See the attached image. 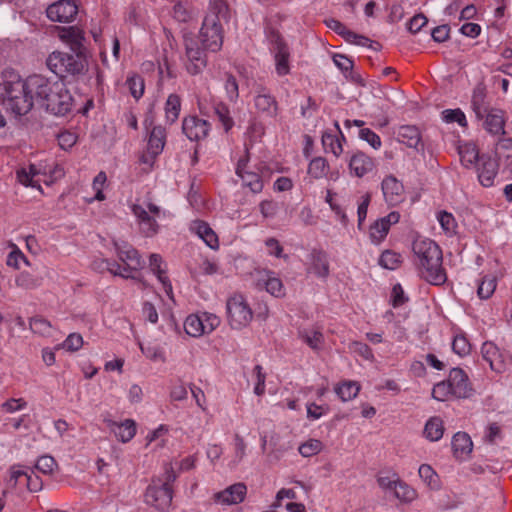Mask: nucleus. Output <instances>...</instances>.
<instances>
[{"instance_id": "1", "label": "nucleus", "mask_w": 512, "mask_h": 512, "mask_svg": "<svg viewBox=\"0 0 512 512\" xmlns=\"http://www.w3.org/2000/svg\"><path fill=\"white\" fill-rule=\"evenodd\" d=\"M40 75H32L23 79L13 69H5L1 74L0 101L7 111L16 116L28 114L34 105L36 90L33 83Z\"/></svg>"}, {"instance_id": "2", "label": "nucleus", "mask_w": 512, "mask_h": 512, "mask_svg": "<svg viewBox=\"0 0 512 512\" xmlns=\"http://www.w3.org/2000/svg\"><path fill=\"white\" fill-rule=\"evenodd\" d=\"M412 250L420 276L432 285L444 284L447 275L442 267L440 247L430 239H416Z\"/></svg>"}, {"instance_id": "3", "label": "nucleus", "mask_w": 512, "mask_h": 512, "mask_svg": "<svg viewBox=\"0 0 512 512\" xmlns=\"http://www.w3.org/2000/svg\"><path fill=\"white\" fill-rule=\"evenodd\" d=\"M36 81L32 88L36 90V98L48 112L64 116L71 111L73 97L64 82L51 81L41 75Z\"/></svg>"}, {"instance_id": "4", "label": "nucleus", "mask_w": 512, "mask_h": 512, "mask_svg": "<svg viewBox=\"0 0 512 512\" xmlns=\"http://www.w3.org/2000/svg\"><path fill=\"white\" fill-rule=\"evenodd\" d=\"M46 64L51 72L64 78L83 74L87 67V59L86 54L54 51L48 56Z\"/></svg>"}, {"instance_id": "5", "label": "nucleus", "mask_w": 512, "mask_h": 512, "mask_svg": "<svg viewBox=\"0 0 512 512\" xmlns=\"http://www.w3.org/2000/svg\"><path fill=\"white\" fill-rule=\"evenodd\" d=\"M116 254L123 265L119 264L118 276L125 279L141 280L139 271L143 268L144 262L138 251L126 242L114 243Z\"/></svg>"}, {"instance_id": "6", "label": "nucleus", "mask_w": 512, "mask_h": 512, "mask_svg": "<svg viewBox=\"0 0 512 512\" xmlns=\"http://www.w3.org/2000/svg\"><path fill=\"white\" fill-rule=\"evenodd\" d=\"M131 212L135 216L140 232L145 237L155 236L160 229L157 220L165 213L154 203H147L146 208L140 204H132Z\"/></svg>"}, {"instance_id": "7", "label": "nucleus", "mask_w": 512, "mask_h": 512, "mask_svg": "<svg viewBox=\"0 0 512 512\" xmlns=\"http://www.w3.org/2000/svg\"><path fill=\"white\" fill-rule=\"evenodd\" d=\"M227 320L232 329L241 330L253 319V311L242 294H234L226 302Z\"/></svg>"}, {"instance_id": "8", "label": "nucleus", "mask_w": 512, "mask_h": 512, "mask_svg": "<svg viewBox=\"0 0 512 512\" xmlns=\"http://www.w3.org/2000/svg\"><path fill=\"white\" fill-rule=\"evenodd\" d=\"M199 38L204 49L217 52L223 45V30L217 15H207L200 29Z\"/></svg>"}, {"instance_id": "9", "label": "nucleus", "mask_w": 512, "mask_h": 512, "mask_svg": "<svg viewBox=\"0 0 512 512\" xmlns=\"http://www.w3.org/2000/svg\"><path fill=\"white\" fill-rule=\"evenodd\" d=\"M173 491L168 483H161V480H152L145 492V503L156 510L166 512L172 503Z\"/></svg>"}, {"instance_id": "10", "label": "nucleus", "mask_w": 512, "mask_h": 512, "mask_svg": "<svg viewBox=\"0 0 512 512\" xmlns=\"http://www.w3.org/2000/svg\"><path fill=\"white\" fill-rule=\"evenodd\" d=\"M185 55L187 58L186 69L189 74L197 75L206 67L207 58L199 43L193 37H184Z\"/></svg>"}, {"instance_id": "11", "label": "nucleus", "mask_w": 512, "mask_h": 512, "mask_svg": "<svg viewBox=\"0 0 512 512\" xmlns=\"http://www.w3.org/2000/svg\"><path fill=\"white\" fill-rule=\"evenodd\" d=\"M78 14V5L74 0H58L46 8L47 18L52 22L70 23Z\"/></svg>"}, {"instance_id": "12", "label": "nucleus", "mask_w": 512, "mask_h": 512, "mask_svg": "<svg viewBox=\"0 0 512 512\" xmlns=\"http://www.w3.org/2000/svg\"><path fill=\"white\" fill-rule=\"evenodd\" d=\"M211 125L208 121L195 115L186 116L182 120V132L190 141L205 139L210 131Z\"/></svg>"}, {"instance_id": "13", "label": "nucleus", "mask_w": 512, "mask_h": 512, "mask_svg": "<svg viewBox=\"0 0 512 512\" xmlns=\"http://www.w3.org/2000/svg\"><path fill=\"white\" fill-rule=\"evenodd\" d=\"M470 106L475 114L476 120L484 119L486 112L492 108L488 100V89L484 82H478L474 86Z\"/></svg>"}, {"instance_id": "14", "label": "nucleus", "mask_w": 512, "mask_h": 512, "mask_svg": "<svg viewBox=\"0 0 512 512\" xmlns=\"http://www.w3.org/2000/svg\"><path fill=\"white\" fill-rule=\"evenodd\" d=\"M248 155L238 160L236 174L241 178L243 185L248 187L253 193H260L263 189V180L261 176L247 169Z\"/></svg>"}, {"instance_id": "15", "label": "nucleus", "mask_w": 512, "mask_h": 512, "mask_svg": "<svg viewBox=\"0 0 512 512\" xmlns=\"http://www.w3.org/2000/svg\"><path fill=\"white\" fill-rule=\"evenodd\" d=\"M307 273L313 274L320 279L328 278L330 265L326 252L323 250H312L308 257Z\"/></svg>"}, {"instance_id": "16", "label": "nucleus", "mask_w": 512, "mask_h": 512, "mask_svg": "<svg viewBox=\"0 0 512 512\" xmlns=\"http://www.w3.org/2000/svg\"><path fill=\"white\" fill-rule=\"evenodd\" d=\"M59 38L69 46L73 53L85 54V36L80 28L76 26L63 27L59 31Z\"/></svg>"}, {"instance_id": "17", "label": "nucleus", "mask_w": 512, "mask_h": 512, "mask_svg": "<svg viewBox=\"0 0 512 512\" xmlns=\"http://www.w3.org/2000/svg\"><path fill=\"white\" fill-rule=\"evenodd\" d=\"M400 214L396 211L390 212L385 217L376 220L370 227V238L375 244L380 243L387 236L392 224L398 223Z\"/></svg>"}, {"instance_id": "18", "label": "nucleus", "mask_w": 512, "mask_h": 512, "mask_svg": "<svg viewBox=\"0 0 512 512\" xmlns=\"http://www.w3.org/2000/svg\"><path fill=\"white\" fill-rule=\"evenodd\" d=\"M254 107L263 117L275 118L278 115V103L275 97L264 88L255 95Z\"/></svg>"}, {"instance_id": "19", "label": "nucleus", "mask_w": 512, "mask_h": 512, "mask_svg": "<svg viewBox=\"0 0 512 512\" xmlns=\"http://www.w3.org/2000/svg\"><path fill=\"white\" fill-rule=\"evenodd\" d=\"M381 187L384 199L389 205L395 206L403 201L404 186L396 177L392 175L385 177Z\"/></svg>"}, {"instance_id": "20", "label": "nucleus", "mask_w": 512, "mask_h": 512, "mask_svg": "<svg viewBox=\"0 0 512 512\" xmlns=\"http://www.w3.org/2000/svg\"><path fill=\"white\" fill-rule=\"evenodd\" d=\"M498 162L490 156L482 155L478 163L477 173L480 184L484 187H491L498 174Z\"/></svg>"}, {"instance_id": "21", "label": "nucleus", "mask_w": 512, "mask_h": 512, "mask_svg": "<svg viewBox=\"0 0 512 512\" xmlns=\"http://www.w3.org/2000/svg\"><path fill=\"white\" fill-rule=\"evenodd\" d=\"M483 128L492 135H502L505 133V112L499 108H491L480 120Z\"/></svg>"}, {"instance_id": "22", "label": "nucleus", "mask_w": 512, "mask_h": 512, "mask_svg": "<svg viewBox=\"0 0 512 512\" xmlns=\"http://www.w3.org/2000/svg\"><path fill=\"white\" fill-rule=\"evenodd\" d=\"M453 388V396L456 398H467L472 393L469 379L466 373L460 368H453L447 379Z\"/></svg>"}, {"instance_id": "23", "label": "nucleus", "mask_w": 512, "mask_h": 512, "mask_svg": "<svg viewBox=\"0 0 512 512\" xmlns=\"http://www.w3.org/2000/svg\"><path fill=\"white\" fill-rule=\"evenodd\" d=\"M274 59H275V69L276 73L279 76H285L290 72V52L287 44L280 36H276L274 41Z\"/></svg>"}, {"instance_id": "24", "label": "nucleus", "mask_w": 512, "mask_h": 512, "mask_svg": "<svg viewBox=\"0 0 512 512\" xmlns=\"http://www.w3.org/2000/svg\"><path fill=\"white\" fill-rule=\"evenodd\" d=\"M247 493V487L243 483H236L225 490L218 492L214 495V499L217 503L224 505H234L241 503Z\"/></svg>"}, {"instance_id": "25", "label": "nucleus", "mask_w": 512, "mask_h": 512, "mask_svg": "<svg viewBox=\"0 0 512 512\" xmlns=\"http://www.w3.org/2000/svg\"><path fill=\"white\" fill-rule=\"evenodd\" d=\"M104 422L115 437L123 443L129 442L136 434V423L132 419H126L123 422L104 419Z\"/></svg>"}, {"instance_id": "26", "label": "nucleus", "mask_w": 512, "mask_h": 512, "mask_svg": "<svg viewBox=\"0 0 512 512\" xmlns=\"http://www.w3.org/2000/svg\"><path fill=\"white\" fill-rule=\"evenodd\" d=\"M481 354L483 359L489 363V366L493 371L501 373L505 370L506 365L503 355L493 342H484L481 347Z\"/></svg>"}, {"instance_id": "27", "label": "nucleus", "mask_w": 512, "mask_h": 512, "mask_svg": "<svg viewBox=\"0 0 512 512\" xmlns=\"http://www.w3.org/2000/svg\"><path fill=\"white\" fill-rule=\"evenodd\" d=\"M308 175L315 180L330 177V179L336 180L338 178L337 173H330V165L328 161L321 156L314 157L308 164L307 169Z\"/></svg>"}, {"instance_id": "28", "label": "nucleus", "mask_w": 512, "mask_h": 512, "mask_svg": "<svg viewBox=\"0 0 512 512\" xmlns=\"http://www.w3.org/2000/svg\"><path fill=\"white\" fill-rule=\"evenodd\" d=\"M372 158L363 152L355 153L349 161V169L355 176L361 178L374 169Z\"/></svg>"}, {"instance_id": "29", "label": "nucleus", "mask_w": 512, "mask_h": 512, "mask_svg": "<svg viewBox=\"0 0 512 512\" xmlns=\"http://www.w3.org/2000/svg\"><path fill=\"white\" fill-rule=\"evenodd\" d=\"M163 259L159 254L153 253L149 257L150 270L157 276L159 282L163 285L165 293L172 298V285L166 270L162 268Z\"/></svg>"}, {"instance_id": "30", "label": "nucleus", "mask_w": 512, "mask_h": 512, "mask_svg": "<svg viewBox=\"0 0 512 512\" xmlns=\"http://www.w3.org/2000/svg\"><path fill=\"white\" fill-rule=\"evenodd\" d=\"M166 143V130L162 126H154L150 132L147 144L148 153L155 158L162 153Z\"/></svg>"}, {"instance_id": "31", "label": "nucleus", "mask_w": 512, "mask_h": 512, "mask_svg": "<svg viewBox=\"0 0 512 512\" xmlns=\"http://www.w3.org/2000/svg\"><path fill=\"white\" fill-rule=\"evenodd\" d=\"M298 337L312 350L318 351L324 344V335L318 327L300 328Z\"/></svg>"}, {"instance_id": "32", "label": "nucleus", "mask_w": 512, "mask_h": 512, "mask_svg": "<svg viewBox=\"0 0 512 512\" xmlns=\"http://www.w3.org/2000/svg\"><path fill=\"white\" fill-rule=\"evenodd\" d=\"M398 137L403 144L410 148H414L417 151L423 149L420 132L415 126L405 125L400 127Z\"/></svg>"}, {"instance_id": "33", "label": "nucleus", "mask_w": 512, "mask_h": 512, "mask_svg": "<svg viewBox=\"0 0 512 512\" xmlns=\"http://www.w3.org/2000/svg\"><path fill=\"white\" fill-rule=\"evenodd\" d=\"M452 450L456 458L468 456L473 448L470 436L465 432H457L452 438Z\"/></svg>"}, {"instance_id": "34", "label": "nucleus", "mask_w": 512, "mask_h": 512, "mask_svg": "<svg viewBox=\"0 0 512 512\" xmlns=\"http://www.w3.org/2000/svg\"><path fill=\"white\" fill-rule=\"evenodd\" d=\"M165 120L169 124H174L180 115L181 97L178 94H170L165 102Z\"/></svg>"}, {"instance_id": "35", "label": "nucleus", "mask_w": 512, "mask_h": 512, "mask_svg": "<svg viewBox=\"0 0 512 512\" xmlns=\"http://www.w3.org/2000/svg\"><path fill=\"white\" fill-rule=\"evenodd\" d=\"M498 161L505 169L512 171V138L501 139L496 146Z\"/></svg>"}, {"instance_id": "36", "label": "nucleus", "mask_w": 512, "mask_h": 512, "mask_svg": "<svg viewBox=\"0 0 512 512\" xmlns=\"http://www.w3.org/2000/svg\"><path fill=\"white\" fill-rule=\"evenodd\" d=\"M458 152L461 163L467 168L472 167L476 162H480L481 156H479L477 147L473 143H464L460 145Z\"/></svg>"}, {"instance_id": "37", "label": "nucleus", "mask_w": 512, "mask_h": 512, "mask_svg": "<svg viewBox=\"0 0 512 512\" xmlns=\"http://www.w3.org/2000/svg\"><path fill=\"white\" fill-rule=\"evenodd\" d=\"M193 229L196 231L198 236L207 244V246H209L212 249H216L218 247V237L207 223L203 221H196L194 222Z\"/></svg>"}, {"instance_id": "38", "label": "nucleus", "mask_w": 512, "mask_h": 512, "mask_svg": "<svg viewBox=\"0 0 512 512\" xmlns=\"http://www.w3.org/2000/svg\"><path fill=\"white\" fill-rule=\"evenodd\" d=\"M444 433V424L440 417H431L425 424L424 435L430 441H438Z\"/></svg>"}, {"instance_id": "39", "label": "nucleus", "mask_w": 512, "mask_h": 512, "mask_svg": "<svg viewBox=\"0 0 512 512\" xmlns=\"http://www.w3.org/2000/svg\"><path fill=\"white\" fill-rule=\"evenodd\" d=\"M334 391L343 402H347L358 395L360 385L356 381H344L337 385Z\"/></svg>"}, {"instance_id": "40", "label": "nucleus", "mask_w": 512, "mask_h": 512, "mask_svg": "<svg viewBox=\"0 0 512 512\" xmlns=\"http://www.w3.org/2000/svg\"><path fill=\"white\" fill-rule=\"evenodd\" d=\"M393 494L395 498L404 503H410L417 497L415 489L401 479L397 482Z\"/></svg>"}, {"instance_id": "41", "label": "nucleus", "mask_w": 512, "mask_h": 512, "mask_svg": "<svg viewBox=\"0 0 512 512\" xmlns=\"http://www.w3.org/2000/svg\"><path fill=\"white\" fill-rule=\"evenodd\" d=\"M185 332L192 337H200L204 333V325L200 315L191 314L184 321Z\"/></svg>"}, {"instance_id": "42", "label": "nucleus", "mask_w": 512, "mask_h": 512, "mask_svg": "<svg viewBox=\"0 0 512 512\" xmlns=\"http://www.w3.org/2000/svg\"><path fill=\"white\" fill-rule=\"evenodd\" d=\"M126 85L130 91V94L136 100H139L145 90L144 79L139 74H132L126 79Z\"/></svg>"}, {"instance_id": "43", "label": "nucleus", "mask_w": 512, "mask_h": 512, "mask_svg": "<svg viewBox=\"0 0 512 512\" xmlns=\"http://www.w3.org/2000/svg\"><path fill=\"white\" fill-rule=\"evenodd\" d=\"M322 144L325 152H330L335 157H339L343 152L341 140L336 135L324 133L322 135Z\"/></svg>"}, {"instance_id": "44", "label": "nucleus", "mask_w": 512, "mask_h": 512, "mask_svg": "<svg viewBox=\"0 0 512 512\" xmlns=\"http://www.w3.org/2000/svg\"><path fill=\"white\" fill-rule=\"evenodd\" d=\"M497 286V281L494 276H484L478 284L477 294L480 299H489Z\"/></svg>"}, {"instance_id": "45", "label": "nucleus", "mask_w": 512, "mask_h": 512, "mask_svg": "<svg viewBox=\"0 0 512 512\" xmlns=\"http://www.w3.org/2000/svg\"><path fill=\"white\" fill-rule=\"evenodd\" d=\"M264 285L266 291L275 297H282L285 294L282 281L275 277L272 272H266Z\"/></svg>"}, {"instance_id": "46", "label": "nucleus", "mask_w": 512, "mask_h": 512, "mask_svg": "<svg viewBox=\"0 0 512 512\" xmlns=\"http://www.w3.org/2000/svg\"><path fill=\"white\" fill-rule=\"evenodd\" d=\"M16 285L24 289H34L42 284V278L29 272H21L16 277Z\"/></svg>"}, {"instance_id": "47", "label": "nucleus", "mask_w": 512, "mask_h": 512, "mask_svg": "<svg viewBox=\"0 0 512 512\" xmlns=\"http://www.w3.org/2000/svg\"><path fill=\"white\" fill-rule=\"evenodd\" d=\"M40 173L36 165L31 164L28 168H22L17 171V178L19 182L25 186L35 187L34 177Z\"/></svg>"}, {"instance_id": "48", "label": "nucleus", "mask_w": 512, "mask_h": 512, "mask_svg": "<svg viewBox=\"0 0 512 512\" xmlns=\"http://www.w3.org/2000/svg\"><path fill=\"white\" fill-rule=\"evenodd\" d=\"M379 265L385 269L395 270L401 263V255L391 251H384L378 261Z\"/></svg>"}, {"instance_id": "49", "label": "nucleus", "mask_w": 512, "mask_h": 512, "mask_svg": "<svg viewBox=\"0 0 512 512\" xmlns=\"http://www.w3.org/2000/svg\"><path fill=\"white\" fill-rule=\"evenodd\" d=\"M442 118L446 123H458L461 127H467V119L460 109H446L442 112Z\"/></svg>"}, {"instance_id": "50", "label": "nucleus", "mask_w": 512, "mask_h": 512, "mask_svg": "<svg viewBox=\"0 0 512 512\" xmlns=\"http://www.w3.org/2000/svg\"><path fill=\"white\" fill-rule=\"evenodd\" d=\"M323 449V444L318 439H309L302 443L298 451L303 457H311L320 453Z\"/></svg>"}, {"instance_id": "51", "label": "nucleus", "mask_w": 512, "mask_h": 512, "mask_svg": "<svg viewBox=\"0 0 512 512\" xmlns=\"http://www.w3.org/2000/svg\"><path fill=\"white\" fill-rule=\"evenodd\" d=\"M51 328L50 322L43 317L36 316L30 319V329L35 334L47 336L50 334Z\"/></svg>"}, {"instance_id": "52", "label": "nucleus", "mask_w": 512, "mask_h": 512, "mask_svg": "<svg viewBox=\"0 0 512 512\" xmlns=\"http://www.w3.org/2000/svg\"><path fill=\"white\" fill-rule=\"evenodd\" d=\"M57 467L58 464L56 460L50 455L39 457L35 464V468L45 475H51Z\"/></svg>"}, {"instance_id": "53", "label": "nucleus", "mask_w": 512, "mask_h": 512, "mask_svg": "<svg viewBox=\"0 0 512 512\" xmlns=\"http://www.w3.org/2000/svg\"><path fill=\"white\" fill-rule=\"evenodd\" d=\"M214 110L225 131H229L234 125V121L230 116L229 108L225 104L219 103L215 106Z\"/></svg>"}, {"instance_id": "54", "label": "nucleus", "mask_w": 512, "mask_h": 512, "mask_svg": "<svg viewBox=\"0 0 512 512\" xmlns=\"http://www.w3.org/2000/svg\"><path fill=\"white\" fill-rule=\"evenodd\" d=\"M438 221L447 235H453L456 232L457 223L451 213L446 211L439 212Z\"/></svg>"}, {"instance_id": "55", "label": "nucleus", "mask_w": 512, "mask_h": 512, "mask_svg": "<svg viewBox=\"0 0 512 512\" xmlns=\"http://www.w3.org/2000/svg\"><path fill=\"white\" fill-rule=\"evenodd\" d=\"M449 396H453V388L448 380L436 384L432 390V397L438 401H445Z\"/></svg>"}, {"instance_id": "56", "label": "nucleus", "mask_w": 512, "mask_h": 512, "mask_svg": "<svg viewBox=\"0 0 512 512\" xmlns=\"http://www.w3.org/2000/svg\"><path fill=\"white\" fill-rule=\"evenodd\" d=\"M224 89H225L227 98L231 102H236L239 97V86H238L236 78L229 73H227L225 75Z\"/></svg>"}, {"instance_id": "57", "label": "nucleus", "mask_w": 512, "mask_h": 512, "mask_svg": "<svg viewBox=\"0 0 512 512\" xmlns=\"http://www.w3.org/2000/svg\"><path fill=\"white\" fill-rule=\"evenodd\" d=\"M92 268L99 272L108 271L114 276H118L117 269H119V263L104 258L95 259L92 262Z\"/></svg>"}, {"instance_id": "58", "label": "nucleus", "mask_w": 512, "mask_h": 512, "mask_svg": "<svg viewBox=\"0 0 512 512\" xmlns=\"http://www.w3.org/2000/svg\"><path fill=\"white\" fill-rule=\"evenodd\" d=\"M247 445L242 436L239 434L234 435V458L232 463L234 466L238 465L246 456Z\"/></svg>"}, {"instance_id": "59", "label": "nucleus", "mask_w": 512, "mask_h": 512, "mask_svg": "<svg viewBox=\"0 0 512 512\" xmlns=\"http://www.w3.org/2000/svg\"><path fill=\"white\" fill-rule=\"evenodd\" d=\"M452 350L459 356H466L471 351V345L464 335H456L452 342Z\"/></svg>"}, {"instance_id": "60", "label": "nucleus", "mask_w": 512, "mask_h": 512, "mask_svg": "<svg viewBox=\"0 0 512 512\" xmlns=\"http://www.w3.org/2000/svg\"><path fill=\"white\" fill-rule=\"evenodd\" d=\"M420 478L430 487L437 486V474L428 464H422L418 469Z\"/></svg>"}, {"instance_id": "61", "label": "nucleus", "mask_w": 512, "mask_h": 512, "mask_svg": "<svg viewBox=\"0 0 512 512\" xmlns=\"http://www.w3.org/2000/svg\"><path fill=\"white\" fill-rule=\"evenodd\" d=\"M200 318L204 325L205 334H209L214 331L221 323V320L217 315L208 312L203 313Z\"/></svg>"}, {"instance_id": "62", "label": "nucleus", "mask_w": 512, "mask_h": 512, "mask_svg": "<svg viewBox=\"0 0 512 512\" xmlns=\"http://www.w3.org/2000/svg\"><path fill=\"white\" fill-rule=\"evenodd\" d=\"M399 476L396 473H392L391 475H380L377 477V483L379 487L384 491H394L397 482L399 481Z\"/></svg>"}, {"instance_id": "63", "label": "nucleus", "mask_w": 512, "mask_h": 512, "mask_svg": "<svg viewBox=\"0 0 512 512\" xmlns=\"http://www.w3.org/2000/svg\"><path fill=\"white\" fill-rule=\"evenodd\" d=\"M325 24L326 26L335 31L338 35H340L341 37H343L345 39V41H347L348 37H351V30H349L343 23H341L340 21L334 19V18H330V19H327L325 20Z\"/></svg>"}, {"instance_id": "64", "label": "nucleus", "mask_w": 512, "mask_h": 512, "mask_svg": "<svg viewBox=\"0 0 512 512\" xmlns=\"http://www.w3.org/2000/svg\"><path fill=\"white\" fill-rule=\"evenodd\" d=\"M83 345V338L78 333H71L64 340L62 346L68 351H78Z\"/></svg>"}]
</instances>
